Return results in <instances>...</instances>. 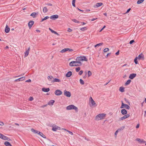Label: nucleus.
<instances>
[{"label":"nucleus","mask_w":146,"mask_h":146,"mask_svg":"<svg viewBox=\"0 0 146 146\" xmlns=\"http://www.w3.org/2000/svg\"><path fill=\"white\" fill-rule=\"evenodd\" d=\"M106 114L105 113H100L97 115L95 117V120L99 121L104 119L106 116Z\"/></svg>","instance_id":"nucleus-1"},{"label":"nucleus","mask_w":146,"mask_h":146,"mask_svg":"<svg viewBox=\"0 0 146 146\" xmlns=\"http://www.w3.org/2000/svg\"><path fill=\"white\" fill-rule=\"evenodd\" d=\"M89 100L90 102L89 104L90 107H91L92 106L96 107L97 106V104L91 97L89 98Z\"/></svg>","instance_id":"nucleus-2"},{"label":"nucleus","mask_w":146,"mask_h":146,"mask_svg":"<svg viewBox=\"0 0 146 146\" xmlns=\"http://www.w3.org/2000/svg\"><path fill=\"white\" fill-rule=\"evenodd\" d=\"M76 60L80 62L81 61H87L88 60V59L85 56H78L76 58Z\"/></svg>","instance_id":"nucleus-3"},{"label":"nucleus","mask_w":146,"mask_h":146,"mask_svg":"<svg viewBox=\"0 0 146 146\" xmlns=\"http://www.w3.org/2000/svg\"><path fill=\"white\" fill-rule=\"evenodd\" d=\"M66 109L68 110H74L76 112L78 111V108L74 105H71L66 107Z\"/></svg>","instance_id":"nucleus-4"},{"label":"nucleus","mask_w":146,"mask_h":146,"mask_svg":"<svg viewBox=\"0 0 146 146\" xmlns=\"http://www.w3.org/2000/svg\"><path fill=\"white\" fill-rule=\"evenodd\" d=\"M121 105L120 107V108H125L129 110L130 109V107L127 104H124L122 101H121Z\"/></svg>","instance_id":"nucleus-5"},{"label":"nucleus","mask_w":146,"mask_h":146,"mask_svg":"<svg viewBox=\"0 0 146 146\" xmlns=\"http://www.w3.org/2000/svg\"><path fill=\"white\" fill-rule=\"evenodd\" d=\"M0 138L5 140L10 141L11 139L3 135L0 133Z\"/></svg>","instance_id":"nucleus-6"},{"label":"nucleus","mask_w":146,"mask_h":146,"mask_svg":"<svg viewBox=\"0 0 146 146\" xmlns=\"http://www.w3.org/2000/svg\"><path fill=\"white\" fill-rule=\"evenodd\" d=\"M64 94L65 96L68 97H70L71 96L70 92L69 91H67L66 90H64Z\"/></svg>","instance_id":"nucleus-7"},{"label":"nucleus","mask_w":146,"mask_h":146,"mask_svg":"<svg viewBox=\"0 0 146 146\" xmlns=\"http://www.w3.org/2000/svg\"><path fill=\"white\" fill-rule=\"evenodd\" d=\"M62 92L59 90H56L54 92L56 96H60L62 94Z\"/></svg>","instance_id":"nucleus-8"},{"label":"nucleus","mask_w":146,"mask_h":146,"mask_svg":"<svg viewBox=\"0 0 146 146\" xmlns=\"http://www.w3.org/2000/svg\"><path fill=\"white\" fill-rule=\"evenodd\" d=\"M74 62L75 66H81L82 64V63L81 62H80L78 61H74Z\"/></svg>","instance_id":"nucleus-9"},{"label":"nucleus","mask_w":146,"mask_h":146,"mask_svg":"<svg viewBox=\"0 0 146 146\" xmlns=\"http://www.w3.org/2000/svg\"><path fill=\"white\" fill-rule=\"evenodd\" d=\"M139 60L141 59L142 60H144V57L143 54L141 53L137 57Z\"/></svg>","instance_id":"nucleus-10"},{"label":"nucleus","mask_w":146,"mask_h":146,"mask_svg":"<svg viewBox=\"0 0 146 146\" xmlns=\"http://www.w3.org/2000/svg\"><path fill=\"white\" fill-rule=\"evenodd\" d=\"M58 18V16L57 15H53L50 17V18L53 20H55Z\"/></svg>","instance_id":"nucleus-11"},{"label":"nucleus","mask_w":146,"mask_h":146,"mask_svg":"<svg viewBox=\"0 0 146 146\" xmlns=\"http://www.w3.org/2000/svg\"><path fill=\"white\" fill-rule=\"evenodd\" d=\"M34 22L33 21H30L28 23V25L29 28L30 29L33 25L34 24Z\"/></svg>","instance_id":"nucleus-12"},{"label":"nucleus","mask_w":146,"mask_h":146,"mask_svg":"<svg viewBox=\"0 0 146 146\" xmlns=\"http://www.w3.org/2000/svg\"><path fill=\"white\" fill-rule=\"evenodd\" d=\"M25 77L24 76L22 77L19 78L15 80V82H17L20 81H22L25 80Z\"/></svg>","instance_id":"nucleus-13"},{"label":"nucleus","mask_w":146,"mask_h":146,"mask_svg":"<svg viewBox=\"0 0 146 146\" xmlns=\"http://www.w3.org/2000/svg\"><path fill=\"white\" fill-rule=\"evenodd\" d=\"M136 76V74H135V73H132L131 74H130L129 76V78L131 79H133Z\"/></svg>","instance_id":"nucleus-14"},{"label":"nucleus","mask_w":146,"mask_h":146,"mask_svg":"<svg viewBox=\"0 0 146 146\" xmlns=\"http://www.w3.org/2000/svg\"><path fill=\"white\" fill-rule=\"evenodd\" d=\"M136 140L138 141L140 143H145L146 142L145 141H144L143 139H140L138 138H137Z\"/></svg>","instance_id":"nucleus-15"},{"label":"nucleus","mask_w":146,"mask_h":146,"mask_svg":"<svg viewBox=\"0 0 146 146\" xmlns=\"http://www.w3.org/2000/svg\"><path fill=\"white\" fill-rule=\"evenodd\" d=\"M130 116V115L129 114H127L126 115H125L121 117L120 119L121 120H123V119L128 118Z\"/></svg>","instance_id":"nucleus-16"},{"label":"nucleus","mask_w":146,"mask_h":146,"mask_svg":"<svg viewBox=\"0 0 146 146\" xmlns=\"http://www.w3.org/2000/svg\"><path fill=\"white\" fill-rule=\"evenodd\" d=\"M121 113L122 115H125L127 113V111L125 109H122L121 110Z\"/></svg>","instance_id":"nucleus-17"},{"label":"nucleus","mask_w":146,"mask_h":146,"mask_svg":"<svg viewBox=\"0 0 146 146\" xmlns=\"http://www.w3.org/2000/svg\"><path fill=\"white\" fill-rule=\"evenodd\" d=\"M10 30V28L8 27L7 25L6 26L5 29V32L6 33H8Z\"/></svg>","instance_id":"nucleus-18"},{"label":"nucleus","mask_w":146,"mask_h":146,"mask_svg":"<svg viewBox=\"0 0 146 146\" xmlns=\"http://www.w3.org/2000/svg\"><path fill=\"white\" fill-rule=\"evenodd\" d=\"M50 90L49 88H43L42 89V91L45 92H48Z\"/></svg>","instance_id":"nucleus-19"},{"label":"nucleus","mask_w":146,"mask_h":146,"mask_svg":"<svg viewBox=\"0 0 146 146\" xmlns=\"http://www.w3.org/2000/svg\"><path fill=\"white\" fill-rule=\"evenodd\" d=\"M38 12L37 13H36L35 12H33L31 14L30 16H32L33 18H35L36 17V15H38Z\"/></svg>","instance_id":"nucleus-20"},{"label":"nucleus","mask_w":146,"mask_h":146,"mask_svg":"<svg viewBox=\"0 0 146 146\" xmlns=\"http://www.w3.org/2000/svg\"><path fill=\"white\" fill-rule=\"evenodd\" d=\"M72 74V73L71 71L68 72L66 75V76L67 77H70Z\"/></svg>","instance_id":"nucleus-21"},{"label":"nucleus","mask_w":146,"mask_h":146,"mask_svg":"<svg viewBox=\"0 0 146 146\" xmlns=\"http://www.w3.org/2000/svg\"><path fill=\"white\" fill-rule=\"evenodd\" d=\"M30 47H29L28 48V49L25 52V57H26L27 56H28L29 54V51L30 50Z\"/></svg>","instance_id":"nucleus-22"},{"label":"nucleus","mask_w":146,"mask_h":146,"mask_svg":"<svg viewBox=\"0 0 146 146\" xmlns=\"http://www.w3.org/2000/svg\"><path fill=\"white\" fill-rule=\"evenodd\" d=\"M4 145L6 146H12L11 144L8 141H6L4 143Z\"/></svg>","instance_id":"nucleus-23"},{"label":"nucleus","mask_w":146,"mask_h":146,"mask_svg":"<svg viewBox=\"0 0 146 146\" xmlns=\"http://www.w3.org/2000/svg\"><path fill=\"white\" fill-rule=\"evenodd\" d=\"M51 81L52 82L54 83L55 82H60V80L59 79L55 78L54 79H53V80Z\"/></svg>","instance_id":"nucleus-24"},{"label":"nucleus","mask_w":146,"mask_h":146,"mask_svg":"<svg viewBox=\"0 0 146 146\" xmlns=\"http://www.w3.org/2000/svg\"><path fill=\"white\" fill-rule=\"evenodd\" d=\"M55 102V101L54 100H51L49 101L48 103V104L49 105H53Z\"/></svg>","instance_id":"nucleus-25"},{"label":"nucleus","mask_w":146,"mask_h":146,"mask_svg":"<svg viewBox=\"0 0 146 146\" xmlns=\"http://www.w3.org/2000/svg\"><path fill=\"white\" fill-rule=\"evenodd\" d=\"M131 82V80L130 79H129L126 82L125 84V86H127L130 84V82Z\"/></svg>","instance_id":"nucleus-26"},{"label":"nucleus","mask_w":146,"mask_h":146,"mask_svg":"<svg viewBox=\"0 0 146 146\" xmlns=\"http://www.w3.org/2000/svg\"><path fill=\"white\" fill-rule=\"evenodd\" d=\"M38 134H39L40 135L44 138H46V136L43 134V133H42L40 132V131L39 132Z\"/></svg>","instance_id":"nucleus-27"},{"label":"nucleus","mask_w":146,"mask_h":146,"mask_svg":"<svg viewBox=\"0 0 146 146\" xmlns=\"http://www.w3.org/2000/svg\"><path fill=\"white\" fill-rule=\"evenodd\" d=\"M31 131L35 133H37L38 134L39 132H40L39 131L35 130L33 128H32L31 129Z\"/></svg>","instance_id":"nucleus-28"},{"label":"nucleus","mask_w":146,"mask_h":146,"mask_svg":"<svg viewBox=\"0 0 146 146\" xmlns=\"http://www.w3.org/2000/svg\"><path fill=\"white\" fill-rule=\"evenodd\" d=\"M102 5L103 3H98L96 4V6L98 7L102 6Z\"/></svg>","instance_id":"nucleus-29"},{"label":"nucleus","mask_w":146,"mask_h":146,"mask_svg":"<svg viewBox=\"0 0 146 146\" xmlns=\"http://www.w3.org/2000/svg\"><path fill=\"white\" fill-rule=\"evenodd\" d=\"M57 129V126L56 125L54 126L52 128V130L54 131H56Z\"/></svg>","instance_id":"nucleus-30"},{"label":"nucleus","mask_w":146,"mask_h":146,"mask_svg":"<svg viewBox=\"0 0 146 146\" xmlns=\"http://www.w3.org/2000/svg\"><path fill=\"white\" fill-rule=\"evenodd\" d=\"M119 90L121 92H124L125 91L124 88L122 87H121L119 88Z\"/></svg>","instance_id":"nucleus-31"},{"label":"nucleus","mask_w":146,"mask_h":146,"mask_svg":"<svg viewBox=\"0 0 146 146\" xmlns=\"http://www.w3.org/2000/svg\"><path fill=\"white\" fill-rule=\"evenodd\" d=\"M69 65L70 66H75L74 64V61H72L70 62L69 64Z\"/></svg>","instance_id":"nucleus-32"},{"label":"nucleus","mask_w":146,"mask_h":146,"mask_svg":"<svg viewBox=\"0 0 146 146\" xmlns=\"http://www.w3.org/2000/svg\"><path fill=\"white\" fill-rule=\"evenodd\" d=\"M48 9H47V8L45 7H43V11L44 13H46L48 11Z\"/></svg>","instance_id":"nucleus-33"},{"label":"nucleus","mask_w":146,"mask_h":146,"mask_svg":"<svg viewBox=\"0 0 146 146\" xmlns=\"http://www.w3.org/2000/svg\"><path fill=\"white\" fill-rule=\"evenodd\" d=\"M47 78L49 81H51V80L54 79L53 77L52 76H48Z\"/></svg>","instance_id":"nucleus-34"},{"label":"nucleus","mask_w":146,"mask_h":146,"mask_svg":"<svg viewBox=\"0 0 146 146\" xmlns=\"http://www.w3.org/2000/svg\"><path fill=\"white\" fill-rule=\"evenodd\" d=\"M103 42H101V43H100L99 44H96V45H95L94 46V47H97V46H101V45H103Z\"/></svg>","instance_id":"nucleus-35"},{"label":"nucleus","mask_w":146,"mask_h":146,"mask_svg":"<svg viewBox=\"0 0 146 146\" xmlns=\"http://www.w3.org/2000/svg\"><path fill=\"white\" fill-rule=\"evenodd\" d=\"M49 18V17L48 16H46L44 17V18L42 19L41 21L40 22H42L44 21L45 20L48 19Z\"/></svg>","instance_id":"nucleus-36"},{"label":"nucleus","mask_w":146,"mask_h":146,"mask_svg":"<svg viewBox=\"0 0 146 146\" xmlns=\"http://www.w3.org/2000/svg\"><path fill=\"white\" fill-rule=\"evenodd\" d=\"M144 0H138L137 2V4H140L143 2Z\"/></svg>","instance_id":"nucleus-37"},{"label":"nucleus","mask_w":146,"mask_h":146,"mask_svg":"<svg viewBox=\"0 0 146 146\" xmlns=\"http://www.w3.org/2000/svg\"><path fill=\"white\" fill-rule=\"evenodd\" d=\"M80 84L82 85H84V81L82 79H80Z\"/></svg>","instance_id":"nucleus-38"},{"label":"nucleus","mask_w":146,"mask_h":146,"mask_svg":"<svg viewBox=\"0 0 146 146\" xmlns=\"http://www.w3.org/2000/svg\"><path fill=\"white\" fill-rule=\"evenodd\" d=\"M124 100L125 101L126 103H127L129 105L130 104V102H129V101L127 99L125 98H124Z\"/></svg>","instance_id":"nucleus-39"},{"label":"nucleus","mask_w":146,"mask_h":146,"mask_svg":"<svg viewBox=\"0 0 146 146\" xmlns=\"http://www.w3.org/2000/svg\"><path fill=\"white\" fill-rule=\"evenodd\" d=\"M87 29V27H84L80 29V30L82 31H84L85 30H86Z\"/></svg>","instance_id":"nucleus-40"},{"label":"nucleus","mask_w":146,"mask_h":146,"mask_svg":"<svg viewBox=\"0 0 146 146\" xmlns=\"http://www.w3.org/2000/svg\"><path fill=\"white\" fill-rule=\"evenodd\" d=\"M67 51V48H65L62 50L61 51H60V52L63 53L64 52L66 51Z\"/></svg>","instance_id":"nucleus-41"},{"label":"nucleus","mask_w":146,"mask_h":146,"mask_svg":"<svg viewBox=\"0 0 146 146\" xmlns=\"http://www.w3.org/2000/svg\"><path fill=\"white\" fill-rule=\"evenodd\" d=\"M137 59H138V58L136 57L135 58L134 60V62H135L136 64H137L138 63L137 60Z\"/></svg>","instance_id":"nucleus-42"},{"label":"nucleus","mask_w":146,"mask_h":146,"mask_svg":"<svg viewBox=\"0 0 146 146\" xmlns=\"http://www.w3.org/2000/svg\"><path fill=\"white\" fill-rule=\"evenodd\" d=\"M92 75V72L90 71H88V77H89Z\"/></svg>","instance_id":"nucleus-43"},{"label":"nucleus","mask_w":146,"mask_h":146,"mask_svg":"<svg viewBox=\"0 0 146 146\" xmlns=\"http://www.w3.org/2000/svg\"><path fill=\"white\" fill-rule=\"evenodd\" d=\"M125 127L123 126L121 127H120V128L118 129L117 130H118V131H121V130H123L124 129Z\"/></svg>","instance_id":"nucleus-44"},{"label":"nucleus","mask_w":146,"mask_h":146,"mask_svg":"<svg viewBox=\"0 0 146 146\" xmlns=\"http://www.w3.org/2000/svg\"><path fill=\"white\" fill-rule=\"evenodd\" d=\"M72 20L75 23H80V21H77V20H76V19H72Z\"/></svg>","instance_id":"nucleus-45"},{"label":"nucleus","mask_w":146,"mask_h":146,"mask_svg":"<svg viewBox=\"0 0 146 146\" xmlns=\"http://www.w3.org/2000/svg\"><path fill=\"white\" fill-rule=\"evenodd\" d=\"M75 1L76 0H72V5L74 7H75L76 6L75 4Z\"/></svg>","instance_id":"nucleus-46"},{"label":"nucleus","mask_w":146,"mask_h":146,"mask_svg":"<svg viewBox=\"0 0 146 146\" xmlns=\"http://www.w3.org/2000/svg\"><path fill=\"white\" fill-rule=\"evenodd\" d=\"M80 70V67H78L76 68V72H78Z\"/></svg>","instance_id":"nucleus-47"},{"label":"nucleus","mask_w":146,"mask_h":146,"mask_svg":"<svg viewBox=\"0 0 146 146\" xmlns=\"http://www.w3.org/2000/svg\"><path fill=\"white\" fill-rule=\"evenodd\" d=\"M109 49L108 48H105L104 50V52H106L109 50Z\"/></svg>","instance_id":"nucleus-48"},{"label":"nucleus","mask_w":146,"mask_h":146,"mask_svg":"<svg viewBox=\"0 0 146 146\" xmlns=\"http://www.w3.org/2000/svg\"><path fill=\"white\" fill-rule=\"evenodd\" d=\"M67 51H69V52H72L73 51V50L71 49H70L69 48H67Z\"/></svg>","instance_id":"nucleus-49"},{"label":"nucleus","mask_w":146,"mask_h":146,"mask_svg":"<svg viewBox=\"0 0 146 146\" xmlns=\"http://www.w3.org/2000/svg\"><path fill=\"white\" fill-rule=\"evenodd\" d=\"M49 30L50 31H51V32L52 33H54L55 32V31L53 30L52 29H51L50 28H49Z\"/></svg>","instance_id":"nucleus-50"},{"label":"nucleus","mask_w":146,"mask_h":146,"mask_svg":"<svg viewBox=\"0 0 146 146\" xmlns=\"http://www.w3.org/2000/svg\"><path fill=\"white\" fill-rule=\"evenodd\" d=\"M83 73V71L82 70H80L78 74L80 75H81Z\"/></svg>","instance_id":"nucleus-51"},{"label":"nucleus","mask_w":146,"mask_h":146,"mask_svg":"<svg viewBox=\"0 0 146 146\" xmlns=\"http://www.w3.org/2000/svg\"><path fill=\"white\" fill-rule=\"evenodd\" d=\"M135 42V40H131V41H130L129 42V44H132L133 42Z\"/></svg>","instance_id":"nucleus-52"},{"label":"nucleus","mask_w":146,"mask_h":146,"mask_svg":"<svg viewBox=\"0 0 146 146\" xmlns=\"http://www.w3.org/2000/svg\"><path fill=\"white\" fill-rule=\"evenodd\" d=\"M33 100V98L32 97H30L29 99V100L30 101H32Z\"/></svg>","instance_id":"nucleus-53"},{"label":"nucleus","mask_w":146,"mask_h":146,"mask_svg":"<svg viewBox=\"0 0 146 146\" xmlns=\"http://www.w3.org/2000/svg\"><path fill=\"white\" fill-rule=\"evenodd\" d=\"M67 132H68V133H69L70 134H71V135H73V133L71 131H69L68 130H67Z\"/></svg>","instance_id":"nucleus-54"},{"label":"nucleus","mask_w":146,"mask_h":146,"mask_svg":"<svg viewBox=\"0 0 146 146\" xmlns=\"http://www.w3.org/2000/svg\"><path fill=\"white\" fill-rule=\"evenodd\" d=\"M48 104H46V105H44L43 106H41L40 108H44L45 107H46L48 105Z\"/></svg>","instance_id":"nucleus-55"},{"label":"nucleus","mask_w":146,"mask_h":146,"mask_svg":"<svg viewBox=\"0 0 146 146\" xmlns=\"http://www.w3.org/2000/svg\"><path fill=\"white\" fill-rule=\"evenodd\" d=\"M25 82H31V80L30 79H29L28 80L26 81Z\"/></svg>","instance_id":"nucleus-56"},{"label":"nucleus","mask_w":146,"mask_h":146,"mask_svg":"<svg viewBox=\"0 0 146 146\" xmlns=\"http://www.w3.org/2000/svg\"><path fill=\"white\" fill-rule=\"evenodd\" d=\"M119 50H118L115 53V54L116 56H117L119 54Z\"/></svg>","instance_id":"nucleus-57"},{"label":"nucleus","mask_w":146,"mask_h":146,"mask_svg":"<svg viewBox=\"0 0 146 146\" xmlns=\"http://www.w3.org/2000/svg\"><path fill=\"white\" fill-rule=\"evenodd\" d=\"M4 125V123L2 122V121H0V125Z\"/></svg>","instance_id":"nucleus-58"},{"label":"nucleus","mask_w":146,"mask_h":146,"mask_svg":"<svg viewBox=\"0 0 146 146\" xmlns=\"http://www.w3.org/2000/svg\"><path fill=\"white\" fill-rule=\"evenodd\" d=\"M72 31V29H71L70 28H69L68 29V31L69 32H70L71 31Z\"/></svg>","instance_id":"nucleus-59"},{"label":"nucleus","mask_w":146,"mask_h":146,"mask_svg":"<svg viewBox=\"0 0 146 146\" xmlns=\"http://www.w3.org/2000/svg\"><path fill=\"white\" fill-rule=\"evenodd\" d=\"M84 138L85 139H86V140H87V141H90V139H89V138H86V137H84Z\"/></svg>","instance_id":"nucleus-60"},{"label":"nucleus","mask_w":146,"mask_h":146,"mask_svg":"<svg viewBox=\"0 0 146 146\" xmlns=\"http://www.w3.org/2000/svg\"><path fill=\"white\" fill-rule=\"evenodd\" d=\"M131 8H129L128 9H127L126 13H128L129 12V11H130L131 10Z\"/></svg>","instance_id":"nucleus-61"},{"label":"nucleus","mask_w":146,"mask_h":146,"mask_svg":"<svg viewBox=\"0 0 146 146\" xmlns=\"http://www.w3.org/2000/svg\"><path fill=\"white\" fill-rule=\"evenodd\" d=\"M139 124H138L136 126V128H139Z\"/></svg>","instance_id":"nucleus-62"},{"label":"nucleus","mask_w":146,"mask_h":146,"mask_svg":"<svg viewBox=\"0 0 146 146\" xmlns=\"http://www.w3.org/2000/svg\"><path fill=\"white\" fill-rule=\"evenodd\" d=\"M46 5H47L48 6H52V5L51 3H47V4H46Z\"/></svg>","instance_id":"nucleus-63"},{"label":"nucleus","mask_w":146,"mask_h":146,"mask_svg":"<svg viewBox=\"0 0 146 146\" xmlns=\"http://www.w3.org/2000/svg\"><path fill=\"white\" fill-rule=\"evenodd\" d=\"M119 132L118 131V130H117L115 132V135H116L117 134V133H118V132Z\"/></svg>","instance_id":"nucleus-64"}]
</instances>
